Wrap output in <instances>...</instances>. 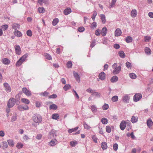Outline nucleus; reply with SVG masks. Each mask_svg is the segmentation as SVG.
<instances>
[{
	"label": "nucleus",
	"instance_id": "nucleus-1",
	"mask_svg": "<svg viewBox=\"0 0 153 153\" xmlns=\"http://www.w3.org/2000/svg\"><path fill=\"white\" fill-rule=\"evenodd\" d=\"M28 56L27 53H26L21 57L16 62V65L17 67H19L25 61Z\"/></svg>",
	"mask_w": 153,
	"mask_h": 153
},
{
	"label": "nucleus",
	"instance_id": "nucleus-2",
	"mask_svg": "<svg viewBox=\"0 0 153 153\" xmlns=\"http://www.w3.org/2000/svg\"><path fill=\"white\" fill-rule=\"evenodd\" d=\"M114 69L112 71V73L114 74H117L120 73L121 70V67L120 66H117V64L114 63L112 66Z\"/></svg>",
	"mask_w": 153,
	"mask_h": 153
},
{
	"label": "nucleus",
	"instance_id": "nucleus-3",
	"mask_svg": "<svg viewBox=\"0 0 153 153\" xmlns=\"http://www.w3.org/2000/svg\"><path fill=\"white\" fill-rule=\"evenodd\" d=\"M16 100L14 98H10L8 101L7 105L8 108H10L13 107L15 105Z\"/></svg>",
	"mask_w": 153,
	"mask_h": 153
},
{
	"label": "nucleus",
	"instance_id": "nucleus-4",
	"mask_svg": "<svg viewBox=\"0 0 153 153\" xmlns=\"http://www.w3.org/2000/svg\"><path fill=\"white\" fill-rule=\"evenodd\" d=\"M33 121L36 123H39L41 122L42 118L41 116H34L33 117Z\"/></svg>",
	"mask_w": 153,
	"mask_h": 153
},
{
	"label": "nucleus",
	"instance_id": "nucleus-5",
	"mask_svg": "<svg viewBox=\"0 0 153 153\" xmlns=\"http://www.w3.org/2000/svg\"><path fill=\"white\" fill-rule=\"evenodd\" d=\"M142 96L141 94L137 93L135 94L133 97V100L134 102H137L139 101L142 98Z\"/></svg>",
	"mask_w": 153,
	"mask_h": 153
},
{
	"label": "nucleus",
	"instance_id": "nucleus-6",
	"mask_svg": "<svg viewBox=\"0 0 153 153\" xmlns=\"http://www.w3.org/2000/svg\"><path fill=\"white\" fill-rule=\"evenodd\" d=\"M15 49L16 53L18 55L21 53L22 51L20 46L18 45H16L15 46Z\"/></svg>",
	"mask_w": 153,
	"mask_h": 153
},
{
	"label": "nucleus",
	"instance_id": "nucleus-7",
	"mask_svg": "<svg viewBox=\"0 0 153 153\" xmlns=\"http://www.w3.org/2000/svg\"><path fill=\"white\" fill-rule=\"evenodd\" d=\"M3 85L5 90L8 93L11 91V88L8 83L7 82L4 83Z\"/></svg>",
	"mask_w": 153,
	"mask_h": 153
},
{
	"label": "nucleus",
	"instance_id": "nucleus-8",
	"mask_svg": "<svg viewBox=\"0 0 153 153\" xmlns=\"http://www.w3.org/2000/svg\"><path fill=\"white\" fill-rule=\"evenodd\" d=\"M22 91L27 96H30L31 95L30 91L25 87L22 88Z\"/></svg>",
	"mask_w": 153,
	"mask_h": 153
},
{
	"label": "nucleus",
	"instance_id": "nucleus-9",
	"mask_svg": "<svg viewBox=\"0 0 153 153\" xmlns=\"http://www.w3.org/2000/svg\"><path fill=\"white\" fill-rule=\"evenodd\" d=\"M137 15V10L135 9H133L131 12L130 16L132 18L136 17Z\"/></svg>",
	"mask_w": 153,
	"mask_h": 153
},
{
	"label": "nucleus",
	"instance_id": "nucleus-10",
	"mask_svg": "<svg viewBox=\"0 0 153 153\" xmlns=\"http://www.w3.org/2000/svg\"><path fill=\"white\" fill-rule=\"evenodd\" d=\"M58 143V141L56 139L52 140L49 143V145L51 146H55Z\"/></svg>",
	"mask_w": 153,
	"mask_h": 153
},
{
	"label": "nucleus",
	"instance_id": "nucleus-11",
	"mask_svg": "<svg viewBox=\"0 0 153 153\" xmlns=\"http://www.w3.org/2000/svg\"><path fill=\"white\" fill-rule=\"evenodd\" d=\"M18 109L20 111H23L28 110L29 109L28 106L27 105H26L24 106L22 105H19L18 107Z\"/></svg>",
	"mask_w": 153,
	"mask_h": 153
},
{
	"label": "nucleus",
	"instance_id": "nucleus-12",
	"mask_svg": "<svg viewBox=\"0 0 153 153\" xmlns=\"http://www.w3.org/2000/svg\"><path fill=\"white\" fill-rule=\"evenodd\" d=\"M1 62L4 65H8L10 64V61L8 59L5 58L2 59Z\"/></svg>",
	"mask_w": 153,
	"mask_h": 153
},
{
	"label": "nucleus",
	"instance_id": "nucleus-13",
	"mask_svg": "<svg viewBox=\"0 0 153 153\" xmlns=\"http://www.w3.org/2000/svg\"><path fill=\"white\" fill-rule=\"evenodd\" d=\"M126 123L125 121L123 120L120 123V128L122 130H123L125 129L126 127Z\"/></svg>",
	"mask_w": 153,
	"mask_h": 153
},
{
	"label": "nucleus",
	"instance_id": "nucleus-14",
	"mask_svg": "<svg viewBox=\"0 0 153 153\" xmlns=\"http://www.w3.org/2000/svg\"><path fill=\"white\" fill-rule=\"evenodd\" d=\"M98 76L100 79L104 80L105 79V74L104 72H102L100 73Z\"/></svg>",
	"mask_w": 153,
	"mask_h": 153
},
{
	"label": "nucleus",
	"instance_id": "nucleus-15",
	"mask_svg": "<svg viewBox=\"0 0 153 153\" xmlns=\"http://www.w3.org/2000/svg\"><path fill=\"white\" fill-rule=\"evenodd\" d=\"M73 74L76 81L78 82H79L80 81V78L79 74L75 71H73Z\"/></svg>",
	"mask_w": 153,
	"mask_h": 153
},
{
	"label": "nucleus",
	"instance_id": "nucleus-16",
	"mask_svg": "<svg viewBox=\"0 0 153 153\" xmlns=\"http://www.w3.org/2000/svg\"><path fill=\"white\" fill-rule=\"evenodd\" d=\"M130 98L128 95L124 96L122 97V100L123 102L126 103L128 102Z\"/></svg>",
	"mask_w": 153,
	"mask_h": 153
},
{
	"label": "nucleus",
	"instance_id": "nucleus-17",
	"mask_svg": "<svg viewBox=\"0 0 153 153\" xmlns=\"http://www.w3.org/2000/svg\"><path fill=\"white\" fill-rule=\"evenodd\" d=\"M13 33L14 35L18 37H21L22 36L21 32L18 30L14 31Z\"/></svg>",
	"mask_w": 153,
	"mask_h": 153
},
{
	"label": "nucleus",
	"instance_id": "nucleus-18",
	"mask_svg": "<svg viewBox=\"0 0 153 153\" xmlns=\"http://www.w3.org/2000/svg\"><path fill=\"white\" fill-rule=\"evenodd\" d=\"M71 12V9L70 8H66L64 11V13L65 15H68Z\"/></svg>",
	"mask_w": 153,
	"mask_h": 153
},
{
	"label": "nucleus",
	"instance_id": "nucleus-19",
	"mask_svg": "<svg viewBox=\"0 0 153 153\" xmlns=\"http://www.w3.org/2000/svg\"><path fill=\"white\" fill-rule=\"evenodd\" d=\"M115 35L117 36H120L122 33L121 30L119 28L117 29L115 31Z\"/></svg>",
	"mask_w": 153,
	"mask_h": 153
},
{
	"label": "nucleus",
	"instance_id": "nucleus-20",
	"mask_svg": "<svg viewBox=\"0 0 153 153\" xmlns=\"http://www.w3.org/2000/svg\"><path fill=\"white\" fill-rule=\"evenodd\" d=\"M153 124V122L151 119H149L147 121V125L149 128H151L152 126V124Z\"/></svg>",
	"mask_w": 153,
	"mask_h": 153
},
{
	"label": "nucleus",
	"instance_id": "nucleus-21",
	"mask_svg": "<svg viewBox=\"0 0 153 153\" xmlns=\"http://www.w3.org/2000/svg\"><path fill=\"white\" fill-rule=\"evenodd\" d=\"M12 28L15 30H17V29H19L20 25L16 23H14L12 25Z\"/></svg>",
	"mask_w": 153,
	"mask_h": 153
},
{
	"label": "nucleus",
	"instance_id": "nucleus-22",
	"mask_svg": "<svg viewBox=\"0 0 153 153\" xmlns=\"http://www.w3.org/2000/svg\"><path fill=\"white\" fill-rule=\"evenodd\" d=\"M21 101L22 103H23L26 104H29L30 102V101L27 99L25 98H22L21 99Z\"/></svg>",
	"mask_w": 153,
	"mask_h": 153
},
{
	"label": "nucleus",
	"instance_id": "nucleus-23",
	"mask_svg": "<svg viewBox=\"0 0 153 153\" xmlns=\"http://www.w3.org/2000/svg\"><path fill=\"white\" fill-rule=\"evenodd\" d=\"M101 34L103 36L106 35L107 33V29L106 27H103L102 30Z\"/></svg>",
	"mask_w": 153,
	"mask_h": 153
},
{
	"label": "nucleus",
	"instance_id": "nucleus-24",
	"mask_svg": "<svg viewBox=\"0 0 153 153\" xmlns=\"http://www.w3.org/2000/svg\"><path fill=\"white\" fill-rule=\"evenodd\" d=\"M118 79L117 76H114L111 79L110 81L112 82H114L117 81Z\"/></svg>",
	"mask_w": 153,
	"mask_h": 153
},
{
	"label": "nucleus",
	"instance_id": "nucleus-25",
	"mask_svg": "<svg viewBox=\"0 0 153 153\" xmlns=\"http://www.w3.org/2000/svg\"><path fill=\"white\" fill-rule=\"evenodd\" d=\"M138 118L137 117L132 116V117L131 121L133 123L137 122L138 121Z\"/></svg>",
	"mask_w": 153,
	"mask_h": 153
},
{
	"label": "nucleus",
	"instance_id": "nucleus-26",
	"mask_svg": "<svg viewBox=\"0 0 153 153\" xmlns=\"http://www.w3.org/2000/svg\"><path fill=\"white\" fill-rule=\"evenodd\" d=\"M101 146L103 150L106 149L108 147L106 143L105 142H102L101 144Z\"/></svg>",
	"mask_w": 153,
	"mask_h": 153
},
{
	"label": "nucleus",
	"instance_id": "nucleus-27",
	"mask_svg": "<svg viewBox=\"0 0 153 153\" xmlns=\"http://www.w3.org/2000/svg\"><path fill=\"white\" fill-rule=\"evenodd\" d=\"M126 124L127 125L126 129L128 130L129 131L131 128V123L129 121L127 120L126 122Z\"/></svg>",
	"mask_w": 153,
	"mask_h": 153
},
{
	"label": "nucleus",
	"instance_id": "nucleus-28",
	"mask_svg": "<svg viewBox=\"0 0 153 153\" xmlns=\"http://www.w3.org/2000/svg\"><path fill=\"white\" fill-rule=\"evenodd\" d=\"M7 142L9 146L11 147H13L14 145V141L12 140H8Z\"/></svg>",
	"mask_w": 153,
	"mask_h": 153
},
{
	"label": "nucleus",
	"instance_id": "nucleus-29",
	"mask_svg": "<svg viewBox=\"0 0 153 153\" xmlns=\"http://www.w3.org/2000/svg\"><path fill=\"white\" fill-rule=\"evenodd\" d=\"M59 20L57 18H56L54 19L52 21V25L54 26L56 25L59 22Z\"/></svg>",
	"mask_w": 153,
	"mask_h": 153
},
{
	"label": "nucleus",
	"instance_id": "nucleus-30",
	"mask_svg": "<svg viewBox=\"0 0 153 153\" xmlns=\"http://www.w3.org/2000/svg\"><path fill=\"white\" fill-rule=\"evenodd\" d=\"M100 17L103 23H105L106 22V19L105 16L103 14H101L100 15Z\"/></svg>",
	"mask_w": 153,
	"mask_h": 153
},
{
	"label": "nucleus",
	"instance_id": "nucleus-31",
	"mask_svg": "<svg viewBox=\"0 0 153 153\" xmlns=\"http://www.w3.org/2000/svg\"><path fill=\"white\" fill-rule=\"evenodd\" d=\"M52 118L53 119L57 120L59 118V115L57 114H54L52 115Z\"/></svg>",
	"mask_w": 153,
	"mask_h": 153
},
{
	"label": "nucleus",
	"instance_id": "nucleus-32",
	"mask_svg": "<svg viewBox=\"0 0 153 153\" xmlns=\"http://www.w3.org/2000/svg\"><path fill=\"white\" fill-rule=\"evenodd\" d=\"M78 127H77L74 128L70 129L68 130V132L69 133H71L72 132L75 131L78 129Z\"/></svg>",
	"mask_w": 153,
	"mask_h": 153
},
{
	"label": "nucleus",
	"instance_id": "nucleus-33",
	"mask_svg": "<svg viewBox=\"0 0 153 153\" xmlns=\"http://www.w3.org/2000/svg\"><path fill=\"white\" fill-rule=\"evenodd\" d=\"M132 41V38L130 36H128L126 38V41L127 43L131 42Z\"/></svg>",
	"mask_w": 153,
	"mask_h": 153
},
{
	"label": "nucleus",
	"instance_id": "nucleus-34",
	"mask_svg": "<svg viewBox=\"0 0 153 153\" xmlns=\"http://www.w3.org/2000/svg\"><path fill=\"white\" fill-rule=\"evenodd\" d=\"M45 56L46 59L48 60H50L52 59V58L51 56L48 53H45Z\"/></svg>",
	"mask_w": 153,
	"mask_h": 153
},
{
	"label": "nucleus",
	"instance_id": "nucleus-35",
	"mask_svg": "<svg viewBox=\"0 0 153 153\" xmlns=\"http://www.w3.org/2000/svg\"><path fill=\"white\" fill-rule=\"evenodd\" d=\"M129 77L132 79H135L137 78L136 75L134 73H130L129 74Z\"/></svg>",
	"mask_w": 153,
	"mask_h": 153
},
{
	"label": "nucleus",
	"instance_id": "nucleus-36",
	"mask_svg": "<svg viewBox=\"0 0 153 153\" xmlns=\"http://www.w3.org/2000/svg\"><path fill=\"white\" fill-rule=\"evenodd\" d=\"M119 56L122 58H124L125 57V54L124 52L122 51H120L119 53Z\"/></svg>",
	"mask_w": 153,
	"mask_h": 153
},
{
	"label": "nucleus",
	"instance_id": "nucleus-37",
	"mask_svg": "<svg viewBox=\"0 0 153 153\" xmlns=\"http://www.w3.org/2000/svg\"><path fill=\"white\" fill-rule=\"evenodd\" d=\"M56 132V131H55L52 130L50 132V135H52V136H53V137L54 136V135L55 136H57L58 134Z\"/></svg>",
	"mask_w": 153,
	"mask_h": 153
},
{
	"label": "nucleus",
	"instance_id": "nucleus-38",
	"mask_svg": "<svg viewBox=\"0 0 153 153\" xmlns=\"http://www.w3.org/2000/svg\"><path fill=\"white\" fill-rule=\"evenodd\" d=\"M71 88V85L69 84L65 85L63 87L64 89L66 91L68 89H69Z\"/></svg>",
	"mask_w": 153,
	"mask_h": 153
},
{
	"label": "nucleus",
	"instance_id": "nucleus-39",
	"mask_svg": "<svg viewBox=\"0 0 153 153\" xmlns=\"http://www.w3.org/2000/svg\"><path fill=\"white\" fill-rule=\"evenodd\" d=\"M102 123L104 124H106L108 123V120L105 118H102L101 120Z\"/></svg>",
	"mask_w": 153,
	"mask_h": 153
},
{
	"label": "nucleus",
	"instance_id": "nucleus-40",
	"mask_svg": "<svg viewBox=\"0 0 153 153\" xmlns=\"http://www.w3.org/2000/svg\"><path fill=\"white\" fill-rule=\"evenodd\" d=\"M38 11L40 13H43L45 12V10L43 7H39L38 8Z\"/></svg>",
	"mask_w": 153,
	"mask_h": 153
},
{
	"label": "nucleus",
	"instance_id": "nucleus-41",
	"mask_svg": "<svg viewBox=\"0 0 153 153\" xmlns=\"http://www.w3.org/2000/svg\"><path fill=\"white\" fill-rule=\"evenodd\" d=\"M145 53L148 54H149L151 53V50L148 47H146L145 49Z\"/></svg>",
	"mask_w": 153,
	"mask_h": 153
},
{
	"label": "nucleus",
	"instance_id": "nucleus-42",
	"mask_svg": "<svg viewBox=\"0 0 153 153\" xmlns=\"http://www.w3.org/2000/svg\"><path fill=\"white\" fill-rule=\"evenodd\" d=\"M50 108L51 109L56 110L57 108V106L56 105L53 104L50 105Z\"/></svg>",
	"mask_w": 153,
	"mask_h": 153
},
{
	"label": "nucleus",
	"instance_id": "nucleus-43",
	"mask_svg": "<svg viewBox=\"0 0 153 153\" xmlns=\"http://www.w3.org/2000/svg\"><path fill=\"white\" fill-rule=\"evenodd\" d=\"M118 100V97L117 96H113L111 98L112 101L113 102H116Z\"/></svg>",
	"mask_w": 153,
	"mask_h": 153
},
{
	"label": "nucleus",
	"instance_id": "nucleus-44",
	"mask_svg": "<svg viewBox=\"0 0 153 153\" xmlns=\"http://www.w3.org/2000/svg\"><path fill=\"white\" fill-rule=\"evenodd\" d=\"M117 0H112L111 3L109 6V8H111V7H114L116 3Z\"/></svg>",
	"mask_w": 153,
	"mask_h": 153
},
{
	"label": "nucleus",
	"instance_id": "nucleus-45",
	"mask_svg": "<svg viewBox=\"0 0 153 153\" xmlns=\"http://www.w3.org/2000/svg\"><path fill=\"white\" fill-rule=\"evenodd\" d=\"M23 146V144L20 143H18L16 145V147L19 149L22 148Z\"/></svg>",
	"mask_w": 153,
	"mask_h": 153
},
{
	"label": "nucleus",
	"instance_id": "nucleus-46",
	"mask_svg": "<svg viewBox=\"0 0 153 153\" xmlns=\"http://www.w3.org/2000/svg\"><path fill=\"white\" fill-rule=\"evenodd\" d=\"M91 109L93 112H95L97 111V108L94 105L91 106Z\"/></svg>",
	"mask_w": 153,
	"mask_h": 153
},
{
	"label": "nucleus",
	"instance_id": "nucleus-47",
	"mask_svg": "<svg viewBox=\"0 0 153 153\" xmlns=\"http://www.w3.org/2000/svg\"><path fill=\"white\" fill-rule=\"evenodd\" d=\"M3 145H2V147L4 149H6L7 148L8 146L7 142L5 141L3 142H2Z\"/></svg>",
	"mask_w": 153,
	"mask_h": 153
},
{
	"label": "nucleus",
	"instance_id": "nucleus-48",
	"mask_svg": "<svg viewBox=\"0 0 153 153\" xmlns=\"http://www.w3.org/2000/svg\"><path fill=\"white\" fill-rule=\"evenodd\" d=\"M151 39V37L149 36H145L144 37V42H149Z\"/></svg>",
	"mask_w": 153,
	"mask_h": 153
},
{
	"label": "nucleus",
	"instance_id": "nucleus-49",
	"mask_svg": "<svg viewBox=\"0 0 153 153\" xmlns=\"http://www.w3.org/2000/svg\"><path fill=\"white\" fill-rule=\"evenodd\" d=\"M1 27L4 31H5L8 28V26L7 25H2Z\"/></svg>",
	"mask_w": 153,
	"mask_h": 153
},
{
	"label": "nucleus",
	"instance_id": "nucleus-50",
	"mask_svg": "<svg viewBox=\"0 0 153 153\" xmlns=\"http://www.w3.org/2000/svg\"><path fill=\"white\" fill-rule=\"evenodd\" d=\"M70 145L72 146H75L77 144V142L76 141H71L70 143Z\"/></svg>",
	"mask_w": 153,
	"mask_h": 153
},
{
	"label": "nucleus",
	"instance_id": "nucleus-51",
	"mask_svg": "<svg viewBox=\"0 0 153 153\" xmlns=\"http://www.w3.org/2000/svg\"><path fill=\"white\" fill-rule=\"evenodd\" d=\"M66 65L68 68H70L72 67V64L71 61H69L67 63Z\"/></svg>",
	"mask_w": 153,
	"mask_h": 153
},
{
	"label": "nucleus",
	"instance_id": "nucleus-52",
	"mask_svg": "<svg viewBox=\"0 0 153 153\" xmlns=\"http://www.w3.org/2000/svg\"><path fill=\"white\" fill-rule=\"evenodd\" d=\"M109 108V105L107 104H105L102 107V108L103 110H107Z\"/></svg>",
	"mask_w": 153,
	"mask_h": 153
},
{
	"label": "nucleus",
	"instance_id": "nucleus-53",
	"mask_svg": "<svg viewBox=\"0 0 153 153\" xmlns=\"http://www.w3.org/2000/svg\"><path fill=\"white\" fill-rule=\"evenodd\" d=\"M118 146L117 143H114L113 145V148L114 150L116 151L118 149Z\"/></svg>",
	"mask_w": 153,
	"mask_h": 153
},
{
	"label": "nucleus",
	"instance_id": "nucleus-54",
	"mask_svg": "<svg viewBox=\"0 0 153 153\" xmlns=\"http://www.w3.org/2000/svg\"><path fill=\"white\" fill-rule=\"evenodd\" d=\"M97 27V23L96 22H94L92 24L91 27L92 29H94Z\"/></svg>",
	"mask_w": 153,
	"mask_h": 153
},
{
	"label": "nucleus",
	"instance_id": "nucleus-55",
	"mask_svg": "<svg viewBox=\"0 0 153 153\" xmlns=\"http://www.w3.org/2000/svg\"><path fill=\"white\" fill-rule=\"evenodd\" d=\"M49 94L48 93L45 91L44 92L41 93H40V95L42 96H44L47 97L48 96Z\"/></svg>",
	"mask_w": 153,
	"mask_h": 153
},
{
	"label": "nucleus",
	"instance_id": "nucleus-56",
	"mask_svg": "<svg viewBox=\"0 0 153 153\" xmlns=\"http://www.w3.org/2000/svg\"><path fill=\"white\" fill-rule=\"evenodd\" d=\"M4 71V69H1L0 70V80L1 82V80L2 79V74H1V73H3Z\"/></svg>",
	"mask_w": 153,
	"mask_h": 153
},
{
	"label": "nucleus",
	"instance_id": "nucleus-57",
	"mask_svg": "<svg viewBox=\"0 0 153 153\" xmlns=\"http://www.w3.org/2000/svg\"><path fill=\"white\" fill-rule=\"evenodd\" d=\"M94 91V90L90 88H89L86 90V91L87 92L90 93H91L92 94H93V92Z\"/></svg>",
	"mask_w": 153,
	"mask_h": 153
},
{
	"label": "nucleus",
	"instance_id": "nucleus-58",
	"mask_svg": "<svg viewBox=\"0 0 153 153\" xmlns=\"http://www.w3.org/2000/svg\"><path fill=\"white\" fill-rule=\"evenodd\" d=\"M27 35L29 36H31L32 35V32L30 30H29L27 31Z\"/></svg>",
	"mask_w": 153,
	"mask_h": 153
},
{
	"label": "nucleus",
	"instance_id": "nucleus-59",
	"mask_svg": "<svg viewBox=\"0 0 153 153\" xmlns=\"http://www.w3.org/2000/svg\"><path fill=\"white\" fill-rule=\"evenodd\" d=\"M83 125L84 128L86 129H89L91 128V127L86 123H84Z\"/></svg>",
	"mask_w": 153,
	"mask_h": 153
},
{
	"label": "nucleus",
	"instance_id": "nucleus-60",
	"mask_svg": "<svg viewBox=\"0 0 153 153\" xmlns=\"http://www.w3.org/2000/svg\"><path fill=\"white\" fill-rule=\"evenodd\" d=\"M97 12L95 11L94 12L93 16L92 17V18L93 21H94L95 20V17L97 16Z\"/></svg>",
	"mask_w": 153,
	"mask_h": 153
},
{
	"label": "nucleus",
	"instance_id": "nucleus-61",
	"mask_svg": "<svg viewBox=\"0 0 153 153\" xmlns=\"http://www.w3.org/2000/svg\"><path fill=\"white\" fill-rule=\"evenodd\" d=\"M85 30V29L84 27H79L78 28V31L79 32H82Z\"/></svg>",
	"mask_w": 153,
	"mask_h": 153
},
{
	"label": "nucleus",
	"instance_id": "nucleus-62",
	"mask_svg": "<svg viewBox=\"0 0 153 153\" xmlns=\"http://www.w3.org/2000/svg\"><path fill=\"white\" fill-rule=\"evenodd\" d=\"M106 131L108 133H109L111 132V128L108 126H106Z\"/></svg>",
	"mask_w": 153,
	"mask_h": 153
},
{
	"label": "nucleus",
	"instance_id": "nucleus-63",
	"mask_svg": "<svg viewBox=\"0 0 153 153\" xmlns=\"http://www.w3.org/2000/svg\"><path fill=\"white\" fill-rule=\"evenodd\" d=\"M126 67L128 68H131V63L129 62H127L126 63Z\"/></svg>",
	"mask_w": 153,
	"mask_h": 153
},
{
	"label": "nucleus",
	"instance_id": "nucleus-64",
	"mask_svg": "<svg viewBox=\"0 0 153 153\" xmlns=\"http://www.w3.org/2000/svg\"><path fill=\"white\" fill-rule=\"evenodd\" d=\"M100 33V30L99 29L96 30L95 31V34L97 36H99Z\"/></svg>",
	"mask_w": 153,
	"mask_h": 153
}]
</instances>
